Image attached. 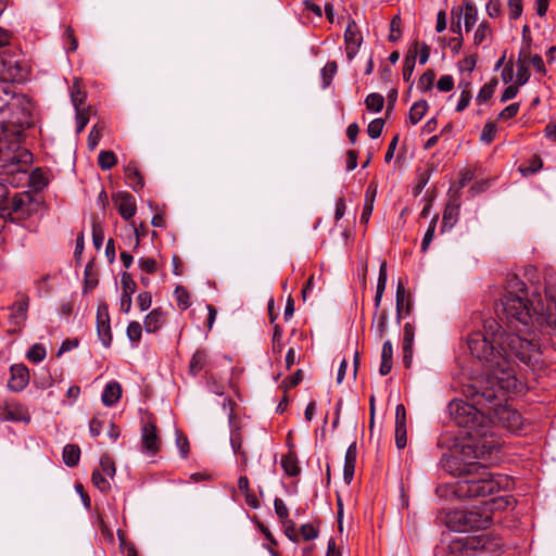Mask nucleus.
I'll use <instances>...</instances> for the list:
<instances>
[{
    "mask_svg": "<svg viewBox=\"0 0 556 556\" xmlns=\"http://www.w3.org/2000/svg\"><path fill=\"white\" fill-rule=\"evenodd\" d=\"M428 110V103L425 100L417 101L409 110L408 119L412 125H416L421 121Z\"/></svg>",
    "mask_w": 556,
    "mask_h": 556,
    "instance_id": "31",
    "label": "nucleus"
},
{
    "mask_svg": "<svg viewBox=\"0 0 556 556\" xmlns=\"http://www.w3.org/2000/svg\"><path fill=\"white\" fill-rule=\"evenodd\" d=\"M445 468L459 479L453 486V493L458 498L488 497L482 501V508L455 509L446 514L445 523L455 532L486 529L492 523L494 510H504L515 505L511 495H497L501 490L508 489L511 480L507 476L492 475L488 467L480 463L460 464V458L451 456Z\"/></svg>",
    "mask_w": 556,
    "mask_h": 556,
    "instance_id": "2",
    "label": "nucleus"
},
{
    "mask_svg": "<svg viewBox=\"0 0 556 556\" xmlns=\"http://www.w3.org/2000/svg\"><path fill=\"white\" fill-rule=\"evenodd\" d=\"M63 462L67 467H75L80 459V448L77 444H66L63 448Z\"/></svg>",
    "mask_w": 556,
    "mask_h": 556,
    "instance_id": "28",
    "label": "nucleus"
},
{
    "mask_svg": "<svg viewBox=\"0 0 556 556\" xmlns=\"http://www.w3.org/2000/svg\"><path fill=\"white\" fill-rule=\"evenodd\" d=\"M438 219H439V215H434L432 217V219L430 220V224L428 226V229H427V231L424 236L422 242H421V252L422 253H425L428 250L431 241L433 240Z\"/></svg>",
    "mask_w": 556,
    "mask_h": 556,
    "instance_id": "39",
    "label": "nucleus"
},
{
    "mask_svg": "<svg viewBox=\"0 0 556 556\" xmlns=\"http://www.w3.org/2000/svg\"><path fill=\"white\" fill-rule=\"evenodd\" d=\"M139 268L147 274H154L157 271V262L152 257L139 258Z\"/></svg>",
    "mask_w": 556,
    "mask_h": 556,
    "instance_id": "58",
    "label": "nucleus"
},
{
    "mask_svg": "<svg viewBox=\"0 0 556 556\" xmlns=\"http://www.w3.org/2000/svg\"><path fill=\"white\" fill-rule=\"evenodd\" d=\"M122 293L132 295L136 291L137 285L132 279L131 275L124 271L121 277Z\"/></svg>",
    "mask_w": 556,
    "mask_h": 556,
    "instance_id": "46",
    "label": "nucleus"
},
{
    "mask_svg": "<svg viewBox=\"0 0 556 556\" xmlns=\"http://www.w3.org/2000/svg\"><path fill=\"white\" fill-rule=\"evenodd\" d=\"M300 534L303 540L311 541L318 538L319 530L313 523H304L300 528Z\"/></svg>",
    "mask_w": 556,
    "mask_h": 556,
    "instance_id": "52",
    "label": "nucleus"
},
{
    "mask_svg": "<svg viewBox=\"0 0 556 556\" xmlns=\"http://www.w3.org/2000/svg\"><path fill=\"white\" fill-rule=\"evenodd\" d=\"M76 110V131L81 132L89 122V112L84 108Z\"/></svg>",
    "mask_w": 556,
    "mask_h": 556,
    "instance_id": "54",
    "label": "nucleus"
},
{
    "mask_svg": "<svg viewBox=\"0 0 556 556\" xmlns=\"http://www.w3.org/2000/svg\"><path fill=\"white\" fill-rule=\"evenodd\" d=\"M345 52L349 61H352L358 53L363 43V35L355 21L351 20L344 31Z\"/></svg>",
    "mask_w": 556,
    "mask_h": 556,
    "instance_id": "12",
    "label": "nucleus"
},
{
    "mask_svg": "<svg viewBox=\"0 0 556 556\" xmlns=\"http://www.w3.org/2000/svg\"><path fill=\"white\" fill-rule=\"evenodd\" d=\"M509 17L517 20L522 14V1L521 0H508Z\"/></svg>",
    "mask_w": 556,
    "mask_h": 556,
    "instance_id": "63",
    "label": "nucleus"
},
{
    "mask_svg": "<svg viewBox=\"0 0 556 556\" xmlns=\"http://www.w3.org/2000/svg\"><path fill=\"white\" fill-rule=\"evenodd\" d=\"M281 468L289 477H298L301 473L299 459L295 451L290 450L281 457Z\"/></svg>",
    "mask_w": 556,
    "mask_h": 556,
    "instance_id": "23",
    "label": "nucleus"
},
{
    "mask_svg": "<svg viewBox=\"0 0 556 556\" xmlns=\"http://www.w3.org/2000/svg\"><path fill=\"white\" fill-rule=\"evenodd\" d=\"M122 396V387L117 381L109 382L101 395V400L105 406H113Z\"/></svg>",
    "mask_w": 556,
    "mask_h": 556,
    "instance_id": "24",
    "label": "nucleus"
},
{
    "mask_svg": "<svg viewBox=\"0 0 556 556\" xmlns=\"http://www.w3.org/2000/svg\"><path fill=\"white\" fill-rule=\"evenodd\" d=\"M275 513L281 523H286L289 520V510L285 502L276 497L274 501Z\"/></svg>",
    "mask_w": 556,
    "mask_h": 556,
    "instance_id": "49",
    "label": "nucleus"
},
{
    "mask_svg": "<svg viewBox=\"0 0 556 556\" xmlns=\"http://www.w3.org/2000/svg\"><path fill=\"white\" fill-rule=\"evenodd\" d=\"M497 84L498 81L495 77L484 84L476 98V102L481 105L489 101L493 97Z\"/></svg>",
    "mask_w": 556,
    "mask_h": 556,
    "instance_id": "32",
    "label": "nucleus"
},
{
    "mask_svg": "<svg viewBox=\"0 0 556 556\" xmlns=\"http://www.w3.org/2000/svg\"><path fill=\"white\" fill-rule=\"evenodd\" d=\"M337 71H338V64L336 61L327 62L326 65L321 68L320 74H321L324 89L328 88L331 85L332 79H333L334 75L337 74Z\"/></svg>",
    "mask_w": 556,
    "mask_h": 556,
    "instance_id": "34",
    "label": "nucleus"
},
{
    "mask_svg": "<svg viewBox=\"0 0 556 556\" xmlns=\"http://www.w3.org/2000/svg\"><path fill=\"white\" fill-rule=\"evenodd\" d=\"M459 210L460 205L456 202H448L445 205L442 216L441 232L450 231L457 224Z\"/></svg>",
    "mask_w": 556,
    "mask_h": 556,
    "instance_id": "18",
    "label": "nucleus"
},
{
    "mask_svg": "<svg viewBox=\"0 0 556 556\" xmlns=\"http://www.w3.org/2000/svg\"><path fill=\"white\" fill-rule=\"evenodd\" d=\"M530 78V72L528 67L526 66L525 62L518 61V71H517V78L516 84L520 87L528 83Z\"/></svg>",
    "mask_w": 556,
    "mask_h": 556,
    "instance_id": "61",
    "label": "nucleus"
},
{
    "mask_svg": "<svg viewBox=\"0 0 556 556\" xmlns=\"http://www.w3.org/2000/svg\"><path fill=\"white\" fill-rule=\"evenodd\" d=\"M462 15H463V9L462 8H453L451 11L452 16V23H451V30L453 33L460 34L462 25Z\"/></svg>",
    "mask_w": 556,
    "mask_h": 556,
    "instance_id": "60",
    "label": "nucleus"
},
{
    "mask_svg": "<svg viewBox=\"0 0 556 556\" xmlns=\"http://www.w3.org/2000/svg\"><path fill=\"white\" fill-rule=\"evenodd\" d=\"M434 79H435V74H434V71L432 70H427L419 78L418 80V84H417V87L426 92V91H430L432 89V86H433V83H434Z\"/></svg>",
    "mask_w": 556,
    "mask_h": 556,
    "instance_id": "40",
    "label": "nucleus"
},
{
    "mask_svg": "<svg viewBox=\"0 0 556 556\" xmlns=\"http://www.w3.org/2000/svg\"><path fill=\"white\" fill-rule=\"evenodd\" d=\"M119 547L124 556H138L137 549L134 544L126 541L125 534L118 531Z\"/></svg>",
    "mask_w": 556,
    "mask_h": 556,
    "instance_id": "53",
    "label": "nucleus"
},
{
    "mask_svg": "<svg viewBox=\"0 0 556 556\" xmlns=\"http://www.w3.org/2000/svg\"><path fill=\"white\" fill-rule=\"evenodd\" d=\"M415 339V327L410 323H406L403 328L402 348H413Z\"/></svg>",
    "mask_w": 556,
    "mask_h": 556,
    "instance_id": "51",
    "label": "nucleus"
},
{
    "mask_svg": "<svg viewBox=\"0 0 556 556\" xmlns=\"http://www.w3.org/2000/svg\"><path fill=\"white\" fill-rule=\"evenodd\" d=\"M470 100H471L470 83L466 81L464 84V87H463V90H462V93L459 97V101L456 105V111L457 112L464 111L469 105Z\"/></svg>",
    "mask_w": 556,
    "mask_h": 556,
    "instance_id": "45",
    "label": "nucleus"
},
{
    "mask_svg": "<svg viewBox=\"0 0 556 556\" xmlns=\"http://www.w3.org/2000/svg\"><path fill=\"white\" fill-rule=\"evenodd\" d=\"M383 127H384V119L375 118L369 123V125L367 127V134L370 138L377 139L381 136Z\"/></svg>",
    "mask_w": 556,
    "mask_h": 556,
    "instance_id": "47",
    "label": "nucleus"
},
{
    "mask_svg": "<svg viewBox=\"0 0 556 556\" xmlns=\"http://www.w3.org/2000/svg\"><path fill=\"white\" fill-rule=\"evenodd\" d=\"M46 354L47 352L45 346L36 343L28 350L26 357L30 362L39 363L45 359Z\"/></svg>",
    "mask_w": 556,
    "mask_h": 556,
    "instance_id": "42",
    "label": "nucleus"
},
{
    "mask_svg": "<svg viewBox=\"0 0 556 556\" xmlns=\"http://www.w3.org/2000/svg\"><path fill=\"white\" fill-rule=\"evenodd\" d=\"M496 393H501V397L496 399L494 403H490L488 407V418H494V421L507 429L510 432H519L523 428V418L521 414L514 408H510L502 403L506 401L508 393L514 391L503 390L498 384H495Z\"/></svg>",
    "mask_w": 556,
    "mask_h": 556,
    "instance_id": "7",
    "label": "nucleus"
},
{
    "mask_svg": "<svg viewBox=\"0 0 556 556\" xmlns=\"http://www.w3.org/2000/svg\"><path fill=\"white\" fill-rule=\"evenodd\" d=\"M496 546L486 535L455 539L448 545L454 556H495Z\"/></svg>",
    "mask_w": 556,
    "mask_h": 556,
    "instance_id": "9",
    "label": "nucleus"
},
{
    "mask_svg": "<svg viewBox=\"0 0 556 556\" xmlns=\"http://www.w3.org/2000/svg\"><path fill=\"white\" fill-rule=\"evenodd\" d=\"M282 346V328L279 325H275L273 334V352L275 354H280Z\"/></svg>",
    "mask_w": 556,
    "mask_h": 556,
    "instance_id": "57",
    "label": "nucleus"
},
{
    "mask_svg": "<svg viewBox=\"0 0 556 556\" xmlns=\"http://www.w3.org/2000/svg\"><path fill=\"white\" fill-rule=\"evenodd\" d=\"M141 446L142 450L150 455L157 454L161 448V439L156 428V419L153 415L148 416L147 420L142 422Z\"/></svg>",
    "mask_w": 556,
    "mask_h": 556,
    "instance_id": "10",
    "label": "nucleus"
},
{
    "mask_svg": "<svg viewBox=\"0 0 556 556\" xmlns=\"http://www.w3.org/2000/svg\"><path fill=\"white\" fill-rule=\"evenodd\" d=\"M128 339L132 343H138L141 340L142 326L139 321H130L126 330Z\"/></svg>",
    "mask_w": 556,
    "mask_h": 556,
    "instance_id": "44",
    "label": "nucleus"
},
{
    "mask_svg": "<svg viewBox=\"0 0 556 556\" xmlns=\"http://www.w3.org/2000/svg\"><path fill=\"white\" fill-rule=\"evenodd\" d=\"M176 444L181 457L186 458L189 454V441L188 438L179 430L176 431Z\"/></svg>",
    "mask_w": 556,
    "mask_h": 556,
    "instance_id": "59",
    "label": "nucleus"
},
{
    "mask_svg": "<svg viewBox=\"0 0 556 556\" xmlns=\"http://www.w3.org/2000/svg\"><path fill=\"white\" fill-rule=\"evenodd\" d=\"M463 394L467 401H451L448 413L454 424L464 429L463 434L476 441L488 431V417L483 410L488 412L489 404L501 397V393H496L495 383H490L486 378L485 381L464 386Z\"/></svg>",
    "mask_w": 556,
    "mask_h": 556,
    "instance_id": "4",
    "label": "nucleus"
},
{
    "mask_svg": "<svg viewBox=\"0 0 556 556\" xmlns=\"http://www.w3.org/2000/svg\"><path fill=\"white\" fill-rule=\"evenodd\" d=\"M463 12L466 31H470L477 22V9L470 0H465Z\"/></svg>",
    "mask_w": 556,
    "mask_h": 556,
    "instance_id": "30",
    "label": "nucleus"
},
{
    "mask_svg": "<svg viewBox=\"0 0 556 556\" xmlns=\"http://www.w3.org/2000/svg\"><path fill=\"white\" fill-rule=\"evenodd\" d=\"M543 167V161L539 155H533L526 166H520L519 170L523 176L535 174Z\"/></svg>",
    "mask_w": 556,
    "mask_h": 556,
    "instance_id": "38",
    "label": "nucleus"
},
{
    "mask_svg": "<svg viewBox=\"0 0 556 556\" xmlns=\"http://www.w3.org/2000/svg\"><path fill=\"white\" fill-rule=\"evenodd\" d=\"M467 343L471 355L485 367L488 381L503 390L522 392L525 389L511 357L531 368L542 362L539 340L506 332L493 318L484 320L483 330L470 333Z\"/></svg>",
    "mask_w": 556,
    "mask_h": 556,
    "instance_id": "1",
    "label": "nucleus"
},
{
    "mask_svg": "<svg viewBox=\"0 0 556 556\" xmlns=\"http://www.w3.org/2000/svg\"><path fill=\"white\" fill-rule=\"evenodd\" d=\"M207 364V353L204 350H197L189 364V374L198 376Z\"/></svg>",
    "mask_w": 556,
    "mask_h": 556,
    "instance_id": "26",
    "label": "nucleus"
},
{
    "mask_svg": "<svg viewBox=\"0 0 556 556\" xmlns=\"http://www.w3.org/2000/svg\"><path fill=\"white\" fill-rule=\"evenodd\" d=\"M104 240V231L100 223L92 222V242L97 250H100Z\"/></svg>",
    "mask_w": 556,
    "mask_h": 556,
    "instance_id": "50",
    "label": "nucleus"
},
{
    "mask_svg": "<svg viewBox=\"0 0 556 556\" xmlns=\"http://www.w3.org/2000/svg\"><path fill=\"white\" fill-rule=\"evenodd\" d=\"M29 182L34 189L42 190L48 186L49 180L40 168H36L29 176Z\"/></svg>",
    "mask_w": 556,
    "mask_h": 556,
    "instance_id": "37",
    "label": "nucleus"
},
{
    "mask_svg": "<svg viewBox=\"0 0 556 556\" xmlns=\"http://www.w3.org/2000/svg\"><path fill=\"white\" fill-rule=\"evenodd\" d=\"M497 128L493 122H486L481 132V141L490 144L494 141Z\"/></svg>",
    "mask_w": 556,
    "mask_h": 556,
    "instance_id": "48",
    "label": "nucleus"
},
{
    "mask_svg": "<svg viewBox=\"0 0 556 556\" xmlns=\"http://www.w3.org/2000/svg\"><path fill=\"white\" fill-rule=\"evenodd\" d=\"M174 294L179 309L186 311L191 306V296L186 287L177 286Z\"/></svg>",
    "mask_w": 556,
    "mask_h": 556,
    "instance_id": "33",
    "label": "nucleus"
},
{
    "mask_svg": "<svg viewBox=\"0 0 556 556\" xmlns=\"http://www.w3.org/2000/svg\"><path fill=\"white\" fill-rule=\"evenodd\" d=\"M125 177L127 184L132 188L135 192H139L144 187V179L137 166V163L130 161L125 166Z\"/></svg>",
    "mask_w": 556,
    "mask_h": 556,
    "instance_id": "19",
    "label": "nucleus"
},
{
    "mask_svg": "<svg viewBox=\"0 0 556 556\" xmlns=\"http://www.w3.org/2000/svg\"><path fill=\"white\" fill-rule=\"evenodd\" d=\"M519 109H520V104L517 102L507 105L505 109H503L500 112L498 119L500 121H508V119L514 118L518 114Z\"/></svg>",
    "mask_w": 556,
    "mask_h": 556,
    "instance_id": "56",
    "label": "nucleus"
},
{
    "mask_svg": "<svg viewBox=\"0 0 556 556\" xmlns=\"http://www.w3.org/2000/svg\"><path fill=\"white\" fill-rule=\"evenodd\" d=\"M413 300L404 283L400 280L396 287V320L400 324L403 315L408 316L412 313Z\"/></svg>",
    "mask_w": 556,
    "mask_h": 556,
    "instance_id": "16",
    "label": "nucleus"
},
{
    "mask_svg": "<svg viewBox=\"0 0 556 556\" xmlns=\"http://www.w3.org/2000/svg\"><path fill=\"white\" fill-rule=\"evenodd\" d=\"M388 279L387 262H383L379 268V277L377 282V290L375 295V306L379 308L382 300L383 292L386 290Z\"/></svg>",
    "mask_w": 556,
    "mask_h": 556,
    "instance_id": "29",
    "label": "nucleus"
},
{
    "mask_svg": "<svg viewBox=\"0 0 556 556\" xmlns=\"http://www.w3.org/2000/svg\"><path fill=\"white\" fill-rule=\"evenodd\" d=\"M71 98L75 109L84 108L86 100V92L80 88L78 83H75L71 90Z\"/></svg>",
    "mask_w": 556,
    "mask_h": 556,
    "instance_id": "41",
    "label": "nucleus"
},
{
    "mask_svg": "<svg viewBox=\"0 0 556 556\" xmlns=\"http://www.w3.org/2000/svg\"><path fill=\"white\" fill-rule=\"evenodd\" d=\"M401 25H402V21L400 18L399 15H395L392 21H391V24H390V35H389V40L391 42H395L400 39L401 37Z\"/></svg>",
    "mask_w": 556,
    "mask_h": 556,
    "instance_id": "55",
    "label": "nucleus"
},
{
    "mask_svg": "<svg viewBox=\"0 0 556 556\" xmlns=\"http://www.w3.org/2000/svg\"><path fill=\"white\" fill-rule=\"evenodd\" d=\"M99 283L98 273L94 267V262L87 263L84 271V292L93 290Z\"/></svg>",
    "mask_w": 556,
    "mask_h": 556,
    "instance_id": "27",
    "label": "nucleus"
},
{
    "mask_svg": "<svg viewBox=\"0 0 556 556\" xmlns=\"http://www.w3.org/2000/svg\"><path fill=\"white\" fill-rule=\"evenodd\" d=\"M131 226L135 235L134 250L136 251L140 245L141 239L147 235L148 228L143 223H141L139 226H136L135 222H132Z\"/></svg>",
    "mask_w": 556,
    "mask_h": 556,
    "instance_id": "62",
    "label": "nucleus"
},
{
    "mask_svg": "<svg viewBox=\"0 0 556 556\" xmlns=\"http://www.w3.org/2000/svg\"><path fill=\"white\" fill-rule=\"evenodd\" d=\"M395 444L399 450L407 445L406 409L403 404L395 408Z\"/></svg>",
    "mask_w": 556,
    "mask_h": 556,
    "instance_id": "15",
    "label": "nucleus"
},
{
    "mask_svg": "<svg viewBox=\"0 0 556 556\" xmlns=\"http://www.w3.org/2000/svg\"><path fill=\"white\" fill-rule=\"evenodd\" d=\"M165 324V313L161 307L152 309L144 318L143 327L147 332L154 333Z\"/></svg>",
    "mask_w": 556,
    "mask_h": 556,
    "instance_id": "21",
    "label": "nucleus"
},
{
    "mask_svg": "<svg viewBox=\"0 0 556 556\" xmlns=\"http://www.w3.org/2000/svg\"><path fill=\"white\" fill-rule=\"evenodd\" d=\"M117 163L116 155L113 151L103 150L99 153L98 165L102 170H109L113 168Z\"/></svg>",
    "mask_w": 556,
    "mask_h": 556,
    "instance_id": "35",
    "label": "nucleus"
},
{
    "mask_svg": "<svg viewBox=\"0 0 556 556\" xmlns=\"http://www.w3.org/2000/svg\"><path fill=\"white\" fill-rule=\"evenodd\" d=\"M365 105L367 110L378 113L383 109L384 98L377 92L369 93L365 99Z\"/></svg>",
    "mask_w": 556,
    "mask_h": 556,
    "instance_id": "36",
    "label": "nucleus"
},
{
    "mask_svg": "<svg viewBox=\"0 0 556 556\" xmlns=\"http://www.w3.org/2000/svg\"><path fill=\"white\" fill-rule=\"evenodd\" d=\"M230 443H231V447H232L233 453L236 455L240 456V458H241V466L243 467V469H245V467L248 465V455H247L245 451L242 447L243 437H242L240 428H236V429H233L231 431Z\"/></svg>",
    "mask_w": 556,
    "mask_h": 556,
    "instance_id": "25",
    "label": "nucleus"
},
{
    "mask_svg": "<svg viewBox=\"0 0 556 556\" xmlns=\"http://www.w3.org/2000/svg\"><path fill=\"white\" fill-rule=\"evenodd\" d=\"M114 202L121 216L129 220L136 214V200L132 194L126 191H119L114 195Z\"/></svg>",
    "mask_w": 556,
    "mask_h": 556,
    "instance_id": "14",
    "label": "nucleus"
},
{
    "mask_svg": "<svg viewBox=\"0 0 556 556\" xmlns=\"http://www.w3.org/2000/svg\"><path fill=\"white\" fill-rule=\"evenodd\" d=\"M39 205V200L31 192L15 193L11 201L8 199V203L4 204L0 212V219L4 220L9 217L11 222L23 224L38 212Z\"/></svg>",
    "mask_w": 556,
    "mask_h": 556,
    "instance_id": "8",
    "label": "nucleus"
},
{
    "mask_svg": "<svg viewBox=\"0 0 556 556\" xmlns=\"http://www.w3.org/2000/svg\"><path fill=\"white\" fill-rule=\"evenodd\" d=\"M501 304L507 324L510 326L518 323L543 333L556 332V303L548 304L545 312H539L528 298L526 282L516 275L508 278Z\"/></svg>",
    "mask_w": 556,
    "mask_h": 556,
    "instance_id": "5",
    "label": "nucleus"
},
{
    "mask_svg": "<svg viewBox=\"0 0 556 556\" xmlns=\"http://www.w3.org/2000/svg\"><path fill=\"white\" fill-rule=\"evenodd\" d=\"M10 380L8 388L13 392L23 391L29 383L28 368L23 364H14L10 368Z\"/></svg>",
    "mask_w": 556,
    "mask_h": 556,
    "instance_id": "13",
    "label": "nucleus"
},
{
    "mask_svg": "<svg viewBox=\"0 0 556 556\" xmlns=\"http://www.w3.org/2000/svg\"><path fill=\"white\" fill-rule=\"evenodd\" d=\"M0 418L5 421L28 420L27 410L21 404L5 405L0 412Z\"/></svg>",
    "mask_w": 556,
    "mask_h": 556,
    "instance_id": "22",
    "label": "nucleus"
},
{
    "mask_svg": "<svg viewBox=\"0 0 556 556\" xmlns=\"http://www.w3.org/2000/svg\"><path fill=\"white\" fill-rule=\"evenodd\" d=\"M26 77L27 67L12 45V34L0 27V79L24 81Z\"/></svg>",
    "mask_w": 556,
    "mask_h": 556,
    "instance_id": "6",
    "label": "nucleus"
},
{
    "mask_svg": "<svg viewBox=\"0 0 556 556\" xmlns=\"http://www.w3.org/2000/svg\"><path fill=\"white\" fill-rule=\"evenodd\" d=\"M357 457V445L354 441L350 444L346 450L345 458H344V468H343V478L345 483L350 484L354 477L355 465Z\"/></svg>",
    "mask_w": 556,
    "mask_h": 556,
    "instance_id": "20",
    "label": "nucleus"
},
{
    "mask_svg": "<svg viewBox=\"0 0 556 556\" xmlns=\"http://www.w3.org/2000/svg\"><path fill=\"white\" fill-rule=\"evenodd\" d=\"M92 484L98 488L101 492L106 493L110 491L111 485L106 478L101 473L100 470H93L91 475Z\"/></svg>",
    "mask_w": 556,
    "mask_h": 556,
    "instance_id": "43",
    "label": "nucleus"
},
{
    "mask_svg": "<svg viewBox=\"0 0 556 556\" xmlns=\"http://www.w3.org/2000/svg\"><path fill=\"white\" fill-rule=\"evenodd\" d=\"M437 87L442 92H448L454 88V79L451 75H443L439 78Z\"/></svg>",
    "mask_w": 556,
    "mask_h": 556,
    "instance_id": "64",
    "label": "nucleus"
},
{
    "mask_svg": "<svg viewBox=\"0 0 556 556\" xmlns=\"http://www.w3.org/2000/svg\"><path fill=\"white\" fill-rule=\"evenodd\" d=\"M28 307L29 296L25 293L18 292L17 299L10 306L11 318L14 319L15 325H20L26 320Z\"/></svg>",
    "mask_w": 556,
    "mask_h": 556,
    "instance_id": "17",
    "label": "nucleus"
},
{
    "mask_svg": "<svg viewBox=\"0 0 556 556\" xmlns=\"http://www.w3.org/2000/svg\"><path fill=\"white\" fill-rule=\"evenodd\" d=\"M8 83L0 79V162L18 163L23 154L30 157L27 151L17 152L24 131L34 124L33 105L25 94L15 93Z\"/></svg>",
    "mask_w": 556,
    "mask_h": 556,
    "instance_id": "3",
    "label": "nucleus"
},
{
    "mask_svg": "<svg viewBox=\"0 0 556 556\" xmlns=\"http://www.w3.org/2000/svg\"><path fill=\"white\" fill-rule=\"evenodd\" d=\"M97 332L102 344L105 348H110L113 336L111 330L109 305L105 302L99 303L97 307Z\"/></svg>",
    "mask_w": 556,
    "mask_h": 556,
    "instance_id": "11",
    "label": "nucleus"
}]
</instances>
